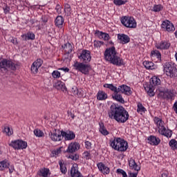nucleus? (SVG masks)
<instances>
[{"mask_svg":"<svg viewBox=\"0 0 177 177\" xmlns=\"http://www.w3.org/2000/svg\"><path fill=\"white\" fill-rule=\"evenodd\" d=\"M108 115L111 120H115L120 124H124L127 122V120H129V113L127 109L115 104L111 105Z\"/></svg>","mask_w":177,"mask_h":177,"instance_id":"nucleus-1","label":"nucleus"},{"mask_svg":"<svg viewBox=\"0 0 177 177\" xmlns=\"http://www.w3.org/2000/svg\"><path fill=\"white\" fill-rule=\"evenodd\" d=\"M104 59L115 66H124V59L118 56V53L114 46L105 50Z\"/></svg>","mask_w":177,"mask_h":177,"instance_id":"nucleus-2","label":"nucleus"},{"mask_svg":"<svg viewBox=\"0 0 177 177\" xmlns=\"http://www.w3.org/2000/svg\"><path fill=\"white\" fill-rule=\"evenodd\" d=\"M111 147L118 151H127L128 142L121 138H114L110 140Z\"/></svg>","mask_w":177,"mask_h":177,"instance_id":"nucleus-3","label":"nucleus"},{"mask_svg":"<svg viewBox=\"0 0 177 177\" xmlns=\"http://www.w3.org/2000/svg\"><path fill=\"white\" fill-rule=\"evenodd\" d=\"M160 84H161V80H160V77L153 76L150 79L149 84L145 87L146 92H147L149 96H154V86H157V85H160Z\"/></svg>","mask_w":177,"mask_h":177,"instance_id":"nucleus-4","label":"nucleus"},{"mask_svg":"<svg viewBox=\"0 0 177 177\" xmlns=\"http://www.w3.org/2000/svg\"><path fill=\"white\" fill-rule=\"evenodd\" d=\"M154 122L156 124L158 128V133H160V135H163L164 136H166V138H171V136H172V131L167 130L165 127H164V122H162V120L156 117L154 118Z\"/></svg>","mask_w":177,"mask_h":177,"instance_id":"nucleus-5","label":"nucleus"},{"mask_svg":"<svg viewBox=\"0 0 177 177\" xmlns=\"http://www.w3.org/2000/svg\"><path fill=\"white\" fill-rule=\"evenodd\" d=\"M164 73H165L167 77L170 78H175L177 77V68L175 66L171 65L169 62H166L163 66Z\"/></svg>","mask_w":177,"mask_h":177,"instance_id":"nucleus-6","label":"nucleus"},{"mask_svg":"<svg viewBox=\"0 0 177 177\" xmlns=\"http://www.w3.org/2000/svg\"><path fill=\"white\" fill-rule=\"evenodd\" d=\"M120 21L127 28H136V21L132 17H123L121 18Z\"/></svg>","mask_w":177,"mask_h":177,"instance_id":"nucleus-7","label":"nucleus"},{"mask_svg":"<svg viewBox=\"0 0 177 177\" xmlns=\"http://www.w3.org/2000/svg\"><path fill=\"white\" fill-rule=\"evenodd\" d=\"M73 67L75 70L77 71H80L82 74H88L89 73V70H91V65L84 64V62H76L73 64Z\"/></svg>","mask_w":177,"mask_h":177,"instance_id":"nucleus-8","label":"nucleus"},{"mask_svg":"<svg viewBox=\"0 0 177 177\" xmlns=\"http://www.w3.org/2000/svg\"><path fill=\"white\" fill-rule=\"evenodd\" d=\"M0 67L1 68H5V70H16V67L17 65L15 64L12 61L8 59H3L1 62H0Z\"/></svg>","mask_w":177,"mask_h":177,"instance_id":"nucleus-9","label":"nucleus"},{"mask_svg":"<svg viewBox=\"0 0 177 177\" xmlns=\"http://www.w3.org/2000/svg\"><path fill=\"white\" fill-rule=\"evenodd\" d=\"M10 146L17 150H23L27 149V142L21 140L12 141Z\"/></svg>","mask_w":177,"mask_h":177,"instance_id":"nucleus-10","label":"nucleus"},{"mask_svg":"<svg viewBox=\"0 0 177 177\" xmlns=\"http://www.w3.org/2000/svg\"><path fill=\"white\" fill-rule=\"evenodd\" d=\"M51 140L53 142H60V140H62L63 136L62 135V131L57 129H55L53 132L50 131L48 133Z\"/></svg>","mask_w":177,"mask_h":177,"instance_id":"nucleus-11","label":"nucleus"},{"mask_svg":"<svg viewBox=\"0 0 177 177\" xmlns=\"http://www.w3.org/2000/svg\"><path fill=\"white\" fill-rule=\"evenodd\" d=\"M79 59L83 63H89L92 60V57L91 56V51L88 50H83L80 55H79Z\"/></svg>","mask_w":177,"mask_h":177,"instance_id":"nucleus-12","label":"nucleus"},{"mask_svg":"<svg viewBox=\"0 0 177 177\" xmlns=\"http://www.w3.org/2000/svg\"><path fill=\"white\" fill-rule=\"evenodd\" d=\"M158 96L162 99H172L175 96V90L167 89L166 91H160Z\"/></svg>","mask_w":177,"mask_h":177,"instance_id":"nucleus-13","label":"nucleus"},{"mask_svg":"<svg viewBox=\"0 0 177 177\" xmlns=\"http://www.w3.org/2000/svg\"><path fill=\"white\" fill-rule=\"evenodd\" d=\"M44 61L41 59H37L35 62L32 63L30 70L33 74L38 73V68L42 66Z\"/></svg>","mask_w":177,"mask_h":177,"instance_id":"nucleus-14","label":"nucleus"},{"mask_svg":"<svg viewBox=\"0 0 177 177\" xmlns=\"http://www.w3.org/2000/svg\"><path fill=\"white\" fill-rule=\"evenodd\" d=\"M118 92H119V93H124L127 96H130V95H132V91L131 90V87L125 84L119 86Z\"/></svg>","mask_w":177,"mask_h":177,"instance_id":"nucleus-15","label":"nucleus"},{"mask_svg":"<svg viewBox=\"0 0 177 177\" xmlns=\"http://www.w3.org/2000/svg\"><path fill=\"white\" fill-rule=\"evenodd\" d=\"M161 27L162 28H165V30H166V31L168 32L175 31V26H174V24L168 20L164 21L161 25Z\"/></svg>","mask_w":177,"mask_h":177,"instance_id":"nucleus-16","label":"nucleus"},{"mask_svg":"<svg viewBox=\"0 0 177 177\" xmlns=\"http://www.w3.org/2000/svg\"><path fill=\"white\" fill-rule=\"evenodd\" d=\"M118 39L119 44H122V45H125L131 41V38L129 36L125 34H118Z\"/></svg>","mask_w":177,"mask_h":177,"instance_id":"nucleus-17","label":"nucleus"},{"mask_svg":"<svg viewBox=\"0 0 177 177\" xmlns=\"http://www.w3.org/2000/svg\"><path fill=\"white\" fill-rule=\"evenodd\" d=\"M61 135H62V139L64 138L65 140H73L75 139V133L73 131H61Z\"/></svg>","mask_w":177,"mask_h":177,"instance_id":"nucleus-18","label":"nucleus"},{"mask_svg":"<svg viewBox=\"0 0 177 177\" xmlns=\"http://www.w3.org/2000/svg\"><path fill=\"white\" fill-rule=\"evenodd\" d=\"M169 46H171V43L164 41L156 44V48L160 50L169 49Z\"/></svg>","mask_w":177,"mask_h":177,"instance_id":"nucleus-19","label":"nucleus"},{"mask_svg":"<svg viewBox=\"0 0 177 177\" xmlns=\"http://www.w3.org/2000/svg\"><path fill=\"white\" fill-rule=\"evenodd\" d=\"M80 149V144L77 142H71L67 149V152L68 153H75L77 150Z\"/></svg>","mask_w":177,"mask_h":177,"instance_id":"nucleus-20","label":"nucleus"},{"mask_svg":"<svg viewBox=\"0 0 177 177\" xmlns=\"http://www.w3.org/2000/svg\"><path fill=\"white\" fill-rule=\"evenodd\" d=\"M129 166L130 169H134V171H140V167L139 165H138V163L135 162V160L132 158H131L129 160Z\"/></svg>","mask_w":177,"mask_h":177,"instance_id":"nucleus-21","label":"nucleus"},{"mask_svg":"<svg viewBox=\"0 0 177 177\" xmlns=\"http://www.w3.org/2000/svg\"><path fill=\"white\" fill-rule=\"evenodd\" d=\"M97 167L98 169L102 172V174H104V175H109V174H110V168L105 166L102 162L98 163Z\"/></svg>","mask_w":177,"mask_h":177,"instance_id":"nucleus-22","label":"nucleus"},{"mask_svg":"<svg viewBox=\"0 0 177 177\" xmlns=\"http://www.w3.org/2000/svg\"><path fill=\"white\" fill-rule=\"evenodd\" d=\"M148 143L152 145V146H158L160 145V142L161 140L160 138L154 136H151L147 138Z\"/></svg>","mask_w":177,"mask_h":177,"instance_id":"nucleus-23","label":"nucleus"},{"mask_svg":"<svg viewBox=\"0 0 177 177\" xmlns=\"http://www.w3.org/2000/svg\"><path fill=\"white\" fill-rule=\"evenodd\" d=\"M151 57L152 60H156V62H161V53L157 50H153L151 53Z\"/></svg>","mask_w":177,"mask_h":177,"instance_id":"nucleus-24","label":"nucleus"},{"mask_svg":"<svg viewBox=\"0 0 177 177\" xmlns=\"http://www.w3.org/2000/svg\"><path fill=\"white\" fill-rule=\"evenodd\" d=\"M54 88H56L58 91H67V87H66V84L63 82H57L53 85Z\"/></svg>","mask_w":177,"mask_h":177,"instance_id":"nucleus-25","label":"nucleus"},{"mask_svg":"<svg viewBox=\"0 0 177 177\" xmlns=\"http://www.w3.org/2000/svg\"><path fill=\"white\" fill-rule=\"evenodd\" d=\"M95 35L97 37H98V38H100V39H104V41H109L110 39V35H109L107 33L97 30L95 32Z\"/></svg>","mask_w":177,"mask_h":177,"instance_id":"nucleus-26","label":"nucleus"},{"mask_svg":"<svg viewBox=\"0 0 177 177\" xmlns=\"http://www.w3.org/2000/svg\"><path fill=\"white\" fill-rule=\"evenodd\" d=\"M112 97L119 103H122V104L125 103V100H124V98L122 97V95L120 94V92L115 93V94L112 95Z\"/></svg>","mask_w":177,"mask_h":177,"instance_id":"nucleus-27","label":"nucleus"},{"mask_svg":"<svg viewBox=\"0 0 177 177\" xmlns=\"http://www.w3.org/2000/svg\"><path fill=\"white\" fill-rule=\"evenodd\" d=\"M39 176L48 177L50 175V170L48 168L40 169L38 172Z\"/></svg>","mask_w":177,"mask_h":177,"instance_id":"nucleus-28","label":"nucleus"},{"mask_svg":"<svg viewBox=\"0 0 177 177\" xmlns=\"http://www.w3.org/2000/svg\"><path fill=\"white\" fill-rule=\"evenodd\" d=\"M56 27L59 28H62L63 27V24H64V18L62 16H57L55 21Z\"/></svg>","mask_w":177,"mask_h":177,"instance_id":"nucleus-29","label":"nucleus"},{"mask_svg":"<svg viewBox=\"0 0 177 177\" xmlns=\"http://www.w3.org/2000/svg\"><path fill=\"white\" fill-rule=\"evenodd\" d=\"M62 48H64L65 53L67 55H70V53L73 52V46L70 43L65 44L64 46H62Z\"/></svg>","mask_w":177,"mask_h":177,"instance_id":"nucleus-30","label":"nucleus"},{"mask_svg":"<svg viewBox=\"0 0 177 177\" xmlns=\"http://www.w3.org/2000/svg\"><path fill=\"white\" fill-rule=\"evenodd\" d=\"M21 37L24 39V41H28L30 39H35V35L31 32H28L26 35H22Z\"/></svg>","mask_w":177,"mask_h":177,"instance_id":"nucleus-31","label":"nucleus"},{"mask_svg":"<svg viewBox=\"0 0 177 177\" xmlns=\"http://www.w3.org/2000/svg\"><path fill=\"white\" fill-rule=\"evenodd\" d=\"M97 99V100H106V99H107V93L103 91H98Z\"/></svg>","mask_w":177,"mask_h":177,"instance_id":"nucleus-32","label":"nucleus"},{"mask_svg":"<svg viewBox=\"0 0 177 177\" xmlns=\"http://www.w3.org/2000/svg\"><path fill=\"white\" fill-rule=\"evenodd\" d=\"M100 133L102 135H104V136H107L109 135V131L106 129L104 127V124L103 122L100 123V129H99Z\"/></svg>","mask_w":177,"mask_h":177,"instance_id":"nucleus-33","label":"nucleus"},{"mask_svg":"<svg viewBox=\"0 0 177 177\" xmlns=\"http://www.w3.org/2000/svg\"><path fill=\"white\" fill-rule=\"evenodd\" d=\"M104 88H107L108 89H110V91L114 92L113 94H115L117 92H118V88H117V86H115L113 84H104Z\"/></svg>","mask_w":177,"mask_h":177,"instance_id":"nucleus-34","label":"nucleus"},{"mask_svg":"<svg viewBox=\"0 0 177 177\" xmlns=\"http://www.w3.org/2000/svg\"><path fill=\"white\" fill-rule=\"evenodd\" d=\"M143 66H145L147 70H154L156 66H154V64L152 62L145 61L143 62Z\"/></svg>","mask_w":177,"mask_h":177,"instance_id":"nucleus-35","label":"nucleus"},{"mask_svg":"<svg viewBox=\"0 0 177 177\" xmlns=\"http://www.w3.org/2000/svg\"><path fill=\"white\" fill-rule=\"evenodd\" d=\"M71 174L72 177H82V175H81V173H80V171H78V170L75 169L74 166L71 167Z\"/></svg>","mask_w":177,"mask_h":177,"instance_id":"nucleus-36","label":"nucleus"},{"mask_svg":"<svg viewBox=\"0 0 177 177\" xmlns=\"http://www.w3.org/2000/svg\"><path fill=\"white\" fill-rule=\"evenodd\" d=\"M3 133H6L8 136H10V135H13V130L11 129L7 125L3 126Z\"/></svg>","mask_w":177,"mask_h":177,"instance_id":"nucleus-37","label":"nucleus"},{"mask_svg":"<svg viewBox=\"0 0 177 177\" xmlns=\"http://www.w3.org/2000/svg\"><path fill=\"white\" fill-rule=\"evenodd\" d=\"M9 162L7 160H3L0 162V171H3L5 168H9Z\"/></svg>","mask_w":177,"mask_h":177,"instance_id":"nucleus-38","label":"nucleus"},{"mask_svg":"<svg viewBox=\"0 0 177 177\" xmlns=\"http://www.w3.org/2000/svg\"><path fill=\"white\" fill-rule=\"evenodd\" d=\"M169 145L170 146L171 150H176L177 149V141L175 139H172L169 141Z\"/></svg>","mask_w":177,"mask_h":177,"instance_id":"nucleus-39","label":"nucleus"},{"mask_svg":"<svg viewBox=\"0 0 177 177\" xmlns=\"http://www.w3.org/2000/svg\"><path fill=\"white\" fill-rule=\"evenodd\" d=\"M71 92L73 94L78 96V97H82V93L80 91L77 87L72 88Z\"/></svg>","mask_w":177,"mask_h":177,"instance_id":"nucleus-40","label":"nucleus"},{"mask_svg":"<svg viewBox=\"0 0 177 177\" xmlns=\"http://www.w3.org/2000/svg\"><path fill=\"white\" fill-rule=\"evenodd\" d=\"M59 165L62 174H66L67 172V168L66 167V165H64L62 160L59 162Z\"/></svg>","mask_w":177,"mask_h":177,"instance_id":"nucleus-41","label":"nucleus"},{"mask_svg":"<svg viewBox=\"0 0 177 177\" xmlns=\"http://www.w3.org/2000/svg\"><path fill=\"white\" fill-rule=\"evenodd\" d=\"M145 111H146V108L143 106V104H142V103L139 102L138 104V109H137L138 113H145Z\"/></svg>","mask_w":177,"mask_h":177,"instance_id":"nucleus-42","label":"nucleus"},{"mask_svg":"<svg viewBox=\"0 0 177 177\" xmlns=\"http://www.w3.org/2000/svg\"><path fill=\"white\" fill-rule=\"evenodd\" d=\"M34 133L37 138H42L44 136V131L38 129L34 130Z\"/></svg>","mask_w":177,"mask_h":177,"instance_id":"nucleus-43","label":"nucleus"},{"mask_svg":"<svg viewBox=\"0 0 177 177\" xmlns=\"http://www.w3.org/2000/svg\"><path fill=\"white\" fill-rule=\"evenodd\" d=\"M64 8V12L66 13L67 16L71 15V6H70L68 3H66Z\"/></svg>","mask_w":177,"mask_h":177,"instance_id":"nucleus-44","label":"nucleus"},{"mask_svg":"<svg viewBox=\"0 0 177 177\" xmlns=\"http://www.w3.org/2000/svg\"><path fill=\"white\" fill-rule=\"evenodd\" d=\"M153 12H160L162 10V6L161 4L156 5L153 8Z\"/></svg>","mask_w":177,"mask_h":177,"instance_id":"nucleus-45","label":"nucleus"},{"mask_svg":"<svg viewBox=\"0 0 177 177\" xmlns=\"http://www.w3.org/2000/svg\"><path fill=\"white\" fill-rule=\"evenodd\" d=\"M113 3L117 6H121V5H125L127 1H124L122 0H113Z\"/></svg>","mask_w":177,"mask_h":177,"instance_id":"nucleus-46","label":"nucleus"},{"mask_svg":"<svg viewBox=\"0 0 177 177\" xmlns=\"http://www.w3.org/2000/svg\"><path fill=\"white\" fill-rule=\"evenodd\" d=\"M117 172L119 174V175H122V177H128L127 172H125V171H124L122 169H118Z\"/></svg>","mask_w":177,"mask_h":177,"instance_id":"nucleus-47","label":"nucleus"},{"mask_svg":"<svg viewBox=\"0 0 177 177\" xmlns=\"http://www.w3.org/2000/svg\"><path fill=\"white\" fill-rule=\"evenodd\" d=\"M52 77L55 79L60 78V72H59V71H54L52 73Z\"/></svg>","mask_w":177,"mask_h":177,"instance_id":"nucleus-48","label":"nucleus"},{"mask_svg":"<svg viewBox=\"0 0 177 177\" xmlns=\"http://www.w3.org/2000/svg\"><path fill=\"white\" fill-rule=\"evenodd\" d=\"M103 41H94V46L95 48H100L102 46V45H103Z\"/></svg>","mask_w":177,"mask_h":177,"instance_id":"nucleus-49","label":"nucleus"},{"mask_svg":"<svg viewBox=\"0 0 177 177\" xmlns=\"http://www.w3.org/2000/svg\"><path fill=\"white\" fill-rule=\"evenodd\" d=\"M85 147H86V149L89 150L92 147V143H91V142H89V141H86L85 142Z\"/></svg>","mask_w":177,"mask_h":177,"instance_id":"nucleus-50","label":"nucleus"},{"mask_svg":"<svg viewBox=\"0 0 177 177\" xmlns=\"http://www.w3.org/2000/svg\"><path fill=\"white\" fill-rule=\"evenodd\" d=\"M9 41H10V42H12V44H13L14 45H17V39L10 37L9 39Z\"/></svg>","mask_w":177,"mask_h":177,"instance_id":"nucleus-51","label":"nucleus"},{"mask_svg":"<svg viewBox=\"0 0 177 177\" xmlns=\"http://www.w3.org/2000/svg\"><path fill=\"white\" fill-rule=\"evenodd\" d=\"M55 10H57V12L62 13V7L60 5L57 4L55 7Z\"/></svg>","mask_w":177,"mask_h":177,"instance_id":"nucleus-52","label":"nucleus"},{"mask_svg":"<svg viewBox=\"0 0 177 177\" xmlns=\"http://www.w3.org/2000/svg\"><path fill=\"white\" fill-rule=\"evenodd\" d=\"M90 157H91V153L88 151H85L84 158H86V160H89Z\"/></svg>","mask_w":177,"mask_h":177,"instance_id":"nucleus-53","label":"nucleus"},{"mask_svg":"<svg viewBox=\"0 0 177 177\" xmlns=\"http://www.w3.org/2000/svg\"><path fill=\"white\" fill-rule=\"evenodd\" d=\"M69 158H71V160L77 161V160H78V158H80V156H78V155L75 154V158H74V155H71L69 156Z\"/></svg>","mask_w":177,"mask_h":177,"instance_id":"nucleus-54","label":"nucleus"},{"mask_svg":"<svg viewBox=\"0 0 177 177\" xmlns=\"http://www.w3.org/2000/svg\"><path fill=\"white\" fill-rule=\"evenodd\" d=\"M129 177H138V172L137 173H129Z\"/></svg>","mask_w":177,"mask_h":177,"instance_id":"nucleus-55","label":"nucleus"},{"mask_svg":"<svg viewBox=\"0 0 177 177\" xmlns=\"http://www.w3.org/2000/svg\"><path fill=\"white\" fill-rule=\"evenodd\" d=\"M173 109L175 111V113L177 114V102H176L174 104Z\"/></svg>","mask_w":177,"mask_h":177,"instance_id":"nucleus-56","label":"nucleus"},{"mask_svg":"<svg viewBox=\"0 0 177 177\" xmlns=\"http://www.w3.org/2000/svg\"><path fill=\"white\" fill-rule=\"evenodd\" d=\"M55 155L57 156L62 153V150L59 149H57V150L55 151Z\"/></svg>","mask_w":177,"mask_h":177,"instance_id":"nucleus-57","label":"nucleus"},{"mask_svg":"<svg viewBox=\"0 0 177 177\" xmlns=\"http://www.w3.org/2000/svg\"><path fill=\"white\" fill-rule=\"evenodd\" d=\"M59 70H62V71H64L65 73H68V71H70L68 68H61Z\"/></svg>","mask_w":177,"mask_h":177,"instance_id":"nucleus-58","label":"nucleus"},{"mask_svg":"<svg viewBox=\"0 0 177 177\" xmlns=\"http://www.w3.org/2000/svg\"><path fill=\"white\" fill-rule=\"evenodd\" d=\"M168 175H169V174L168 173V171H165L162 174V177H168Z\"/></svg>","mask_w":177,"mask_h":177,"instance_id":"nucleus-59","label":"nucleus"},{"mask_svg":"<svg viewBox=\"0 0 177 177\" xmlns=\"http://www.w3.org/2000/svg\"><path fill=\"white\" fill-rule=\"evenodd\" d=\"M68 114L70 117H71V118H73V120H74V118H75V115H74V113L71 112H68Z\"/></svg>","mask_w":177,"mask_h":177,"instance_id":"nucleus-60","label":"nucleus"},{"mask_svg":"<svg viewBox=\"0 0 177 177\" xmlns=\"http://www.w3.org/2000/svg\"><path fill=\"white\" fill-rule=\"evenodd\" d=\"M4 10V13L6 15L7 13H9V7H6L5 8H3Z\"/></svg>","mask_w":177,"mask_h":177,"instance_id":"nucleus-61","label":"nucleus"},{"mask_svg":"<svg viewBox=\"0 0 177 177\" xmlns=\"http://www.w3.org/2000/svg\"><path fill=\"white\" fill-rule=\"evenodd\" d=\"M15 169H13V167H11L9 169V171H10V174H12V172H13Z\"/></svg>","mask_w":177,"mask_h":177,"instance_id":"nucleus-62","label":"nucleus"},{"mask_svg":"<svg viewBox=\"0 0 177 177\" xmlns=\"http://www.w3.org/2000/svg\"><path fill=\"white\" fill-rule=\"evenodd\" d=\"M109 44H113V41H110Z\"/></svg>","mask_w":177,"mask_h":177,"instance_id":"nucleus-63","label":"nucleus"},{"mask_svg":"<svg viewBox=\"0 0 177 177\" xmlns=\"http://www.w3.org/2000/svg\"><path fill=\"white\" fill-rule=\"evenodd\" d=\"M73 156H74V158H75V155H73Z\"/></svg>","mask_w":177,"mask_h":177,"instance_id":"nucleus-64","label":"nucleus"}]
</instances>
